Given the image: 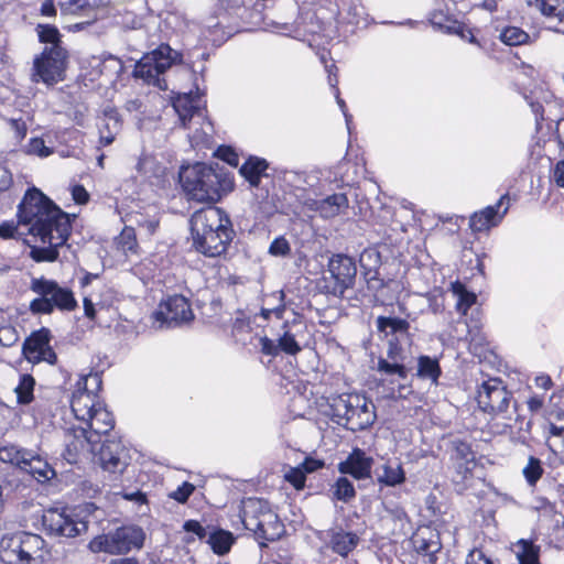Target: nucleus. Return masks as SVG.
Wrapping results in <instances>:
<instances>
[{
	"instance_id": "nucleus-1",
	"label": "nucleus",
	"mask_w": 564,
	"mask_h": 564,
	"mask_svg": "<svg viewBox=\"0 0 564 564\" xmlns=\"http://www.w3.org/2000/svg\"><path fill=\"white\" fill-rule=\"evenodd\" d=\"M19 223L29 226L37 239L53 238L55 243H66L72 232L69 214L62 210L39 188H29L18 206Z\"/></svg>"
},
{
	"instance_id": "nucleus-2",
	"label": "nucleus",
	"mask_w": 564,
	"mask_h": 564,
	"mask_svg": "<svg viewBox=\"0 0 564 564\" xmlns=\"http://www.w3.org/2000/svg\"><path fill=\"white\" fill-rule=\"evenodd\" d=\"M189 226L194 249L209 258L226 253L236 236L227 213L214 205L196 210L191 216Z\"/></svg>"
},
{
	"instance_id": "nucleus-3",
	"label": "nucleus",
	"mask_w": 564,
	"mask_h": 564,
	"mask_svg": "<svg viewBox=\"0 0 564 564\" xmlns=\"http://www.w3.org/2000/svg\"><path fill=\"white\" fill-rule=\"evenodd\" d=\"M180 183L188 198L199 203L218 202L234 187L232 180L223 169L205 163L182 167Z\"/></svg>"
},
{
	"instance_id": "nucleus-4",
	"label": "nucleus",
	"mask_w": 564,
	"mask_h": 564,
	"mask_svg": "<svg viewBox=\"0 0 564 564\" xmlns=\"http://www.w3.org/2000/svg\"><path fill=\"white\" fill-rule=\"evenodd\" d=\"M477 402L484 412L500 416L506 427L530 431L531 422H525L523 427L524 419L518 413V404L501 379L484 381L478 390Z\"/></svg>"
},
{
	"instance_id": "nucleus-5",
	"label": "nucleus",
	"mask_w": 564,
	"mask_h": 564,
	"mask_svg": "<svg viewBox=\"0 0 564 564\" xmlns=\"http://www.w3.org/2000/svg\"><path fill=\"white\" fill-rule=\"evenodd\" d=\"M328 408L332 421L352 432L367 430L377 419L372 401L358 393L330 397Z\"/></svg>"
},
{
	"instance_id": "nucleus-6",
	"label": "nucleus",
	"mask_w": 564,
	"mask_h": 564,
	"mask_svg": "<svg viewBox=\"0 0 564 564\" xmlns=\"http://www.w3.org/2000/svg\"><path fill=\"white\" fill-rule=\"evenodd\" d=\"M240 519L246 530L252 532L260 546L279 540L284 533V525L270 503L261 498L243 499L240 508Z\"/></svg>"
},
{
	"instance_id": "nucleus-7",
	"label": "nucleus",
	"mask_w": 564,
	"mask_h": 564,
	"mask_svg": "<svg viewBox=\"0 0 564 564\" xmlns=\"http://www.w3.org/2000/svg\"><path fill=\"white\" fill-rule=\"evenodd\" d=\"M30 290L37 295L29 305L32 315H51L55 310L73 312L78 307L74 292L55 280L33 278Z\"/></svg>"
},
{
	"instance_id": "nucleus-8",
	"label": "nucleus",
	"mask_w": 564,
	"mask_h": 564,
	"mask_svg": "<svg viewBox=\"0 0 564 564\" xmlns=\"http://www.w3.org/2000/svg\"><path fill=\"white\" fill-rule=\"evenodd\" d=\"M182 54L174 51L169 44H161L147 53L134 65L133 76L143 79L149 85L163 89L160 75L164 74L173 64L181 62Z\"/></svg>"
},
{
	"instance_id": "nucleus-9",
	"label": "nucleus",
	"mask_w": 564,
	"mask_h": 564,
	"mask_svg": "<svg viewBox=\"0 0 564 564\" xmlns=\"http://www.w3.org/2000/svg\"><path fill=\"white\" fill-rule=\"evenodd\" d=\"M143 541L144 532L141 528L123 525L113 532L93 539L89 543V549L95 553L124 554L132 549L142 547Z\"/></svg>"
},
{
	"instance_id": "nucleus-10",
	"label": "nucleus",
	"mask_w": 564,
	"mask_h": 564,
	"mask_svg": "<svg viewBox=\"0 0 564 564\" xmlns=\"http://www.w3.org/2000/svg\"><path fill=\"white\" fill-rule=\"evenodd\" d=\"M67 51L64 47H45L33 63L32 80L54 85L62 79Z\"/></svg>"
},
{
	"instance_id": "nucleus-11",
	"label": "nucleus",
	"mask_w": 564,
	"mask_h": 564,
	"mask_svg": "<svg viewBox=\"0 0 564 564\" xmlns=\"http://www.w3.org/2000/svg\"><path fill=\"white\" fill-rule=\"evenodd\" d=\"M411 345L412 340L388 339L387 357H379L377 371L387 377L395 376L405 380L409 376L406 346L410 347Z\"/></svg>"
},
{
	"instance_id": "nucleus-12",
	"label": "nucleus",
	"mask_w": 564,
	"mask_h": 564,
	"mask_svg": "<svg viewBox=\"0 0 564 564\" xmlns=\"http://www.w3.org/2000/svg\"><path fill=\"white\" fill-rule=\"evenodd\" d=\"M154 317L158 322L172 327L193 321L194 313L188 300L183 295L175 294L160 303Z\"/></svg>"
},
{
	"instance_id": "nucleus-13",
	"label": "nucleus",
	"mask_w": 564,
	"mask_h": 564,
	"mask_svg": "<svg viewBox=\"0 0 564 564\" xmlns=\"http://www.w3.org/2000/svg\"><path fill=\"white\" fill-rule=\"evenodd\" d=\"M328 271L335 281L333 293L344 294L355 283L357 274L356 261L347 254H333L328 261Z\"/></svg>"
},
{
	"instance_id": "nucleus-14",
	"label": "nucleus",
	"mask_w": 564,
	"mask_h": 564,
	"mask_svg": "<svg viewBox=\"0 0 564 564\" xmlns=\"http://www.w3.org/2000/svg\"><path fill=\"white\" fill-rule=\"evenodd\" d=\"M510 207L509 194H503L495 205L485 207L471 215L469 226L474 232H481L498 226Z\"/></svg>"
},
{
	"instance_id": "nucleus-15",
	"label": "nucleus",
	"mask_w": 564,
	"mask_h": 564,
	"mask_svg": "<svg viewBox=\"0 0 564 564\" xmlns=\"http://www.w3.org/2000/svg\"><path fill=\"white\" fill-rule=\"evenodd\" d=\"M283 334L279 338V347L282 352L294 356L302 350L301 343L306 338L307 325L304 316L293 313L291 321L286 319L282 326Z\"/></svg>"
},
{
	"instance_id": "nucleus-16",
	"label": "nucleus",
	"mask_w": 564,
	"mask_h": 564,
	"mask_svg": "<svg viewBox=\"0 0 564 564\" xmlns=\"http://www.w3.org/2000/svg\"><path fill=\"white\" fill-rule=\"evenodd\" d=\"M102 469L122 473L129 465L127 449L120 441L105 440L96 454Z\"/></svg>"
},
{
	"instance_id": "nucleus-17",
	"label": "nucleus",
	"mask_w": 564,
	"mask_h": 564,
	"mask_svg": "<svg viewBox=\"0 0 564 564\" xmlns=\"http://www.w3.org/2000/svg\"><path fill=\"white\" fill-rule=\"evenodd\" d=\"M97 444L98 441L93 438V435H87L85 427L67 431L65 434V449L62 455L69 464H75L79 454L86 448L96 454L95 446Z\"/></svg>"
},
{
	"instance_id": "nucleus-18",
	"label": "nucleus",
	"mask_w": 564,
	"mask_h": 564,
	"mask_svg": "<svg viewBox=\"0 0 564 564\" xmlns=\"http://www.w3.org/2000/svg\"><path fill=\"white\" fill-rule=\"evenodd\" d=\"M431 24L447 34L458 35L460 39L469 43L480 45L471 30L463 22L454 19L453 15L443 10H434L430 15Z\"/></svg>"
},
{
	"instance_id": "nucleus-19",
	"label": "nucleus",
	"mask_w": 564,
	"mask_h": 564,
	"mask_svg": "<svg viewBox=\"0 0 564 564\" xmlns=\"http://www.w3.org/2000/svg\"><path fill=\"white\" fill-rule=\"evenodd\" d=\"M372 464V457L367 456L360 448H354L346 460L338 464V470L356 479H366L371 477Z\"/></svg>"
},
{
	"instance_id": "nucleus-20",
	"label": "nucleus",
	"mask_w": 564,
	"mask_h": 564,
	"mask_svg": "<svg viewBox=\"0 0 564 564\" xmlns=\"http://www.w3.org/2000/svg\"><path fill=\"white\" fill-rule=\"evenodd\" d=\"M412 543L417 553L429 557L431 564L436 563V554L442 550L438 531L429 527L419 529L412 536Z\"/></svg>"
},
{
	"instance_id": "nucleus-21",
	"label": "nucleus",
	"mask_w": 564,
	"mask_h": 564,
	"mask_svg": "<svg viewBox=\"0 0 564 564\" xmlns=\"http://www.w3.org/2000/svg\"><path fill=\"white\" fill-rule=\"evenodd\" d=\"M43 525L51 533L58 536L74 538L80 530L72 518L58 510H48L43 516Z\"/></svg>"
},
{
	"instance_id": "nucleus-22",
	"label": "nucleus",
	"mask_w": 564,
	"mask_h": 564,
	"mask_svg": "<svg viewBox=\"0 0 564 564\" xmlns=\"http://www.w3.org/2000/svg\"><path fill=\"white\" fill-rule=\"evenodd\" d=\"M376 327L380 335L387 339L411 341L410 323L401 317L378 316Z\"/></svg>"
},
{
	"instance_id": "nucleus-23",
	"label": "nucleus",
	"mask_w": 564,
	"mask_h": 564,
	"mask_svg": "<svg viewBox=\"0 0 564 564\" xmlns=\"http://www.w3.org/2000/svg\"><path fill=\"white\" fill-rule=\"evenodd\" d=\"M85 423L88 427L87 435H93L98 443L102 435H107L115 427L112 413L101 404L85 420Z\"/></svg>"
},
{
	"instance_id": "nucleus-24",
	"label": "nucleus",
	"mask_w": 564,
	"mask_h": 564,
	"mask_svg": "<svg viewBox=\"0 0 564 564\" xmlns=\"http://www.w3.org/2000/svg\"><path fill=\"white\" fill-rule=\"evenodd\" d=\"M328 545L333 552L340 556H347L358 545L360 538L354 533L345 531L341 527H335L326 532Z\"/></svg>"
},
{
	"instance_id": "nucleus-25",
	"label": "nucleus",
	"mask_w": 564,
	"mask_h": 564,
	"mask_svg": "<svg viewBox=\"0 0 564 564\" xmlns=\"http://www.w3.org/2000/svg\"><path fill=\"white\" fill-rule=\"evenodd\" d=\"M173 108L177 112L184 128L187 127L195 116H203V110L198 105V97H194L192 93L178 95L173 101Z\"/></svg>"
},
{
	"instance_id": "nucleus-26",
	"label": "nucleus",
	"mask_w": 564,
	"mask_h": 564,
	"mask_svg": "<svg viewBox=\"0 0 564 564\" xmlns=\"http://www.w3.org/2000/svg\"><path fill=\"white\" fill-rule=\"evenodd\" d=\"M99 404L93 393L84 391L80 388H77L70 400V408L75 417L83 422L96 411Z\"/></svg>"
},
{
	"instance_id": "nucleus-27",
	"label": "nucleus",
	"mask_w": 564,
	"mask_h": 564,
	"mask_svg": "<svg viewBox=\"0 0 564 564\" xmlns=\"http://www.w3.org/2000/svg\"><path fill=\"white\" fill-rule=\"evenodd\" d=\"M51 333L43 327L33 332L23 343L22 352L32 362H39L41 351L50 344Z\"/></svg>"
},
{
	"instance_id": "nucleus-28",
	"label": "nucleus",
	"mask_w": 564,
	"mask_h": 564,
	"mask_svg": "<svg viewBox=\"0 0 564 564\" xmlns=\"http://www.w3.org/2000/svg\"><path fill=\"white\" fill-rule=\"evenodd\" d=\"M22 470L40 482H45L55 476V470L51 465L32 451H30V456H28L26 464H24Z\"/></svg>"
},
{
	"instance_id": "nucleus-29",
	"label": "nucleus",
	"mask_w": 564,
	"mask_h": 564,
	"mask_svg": "<svg viewBox=\"0 0 564 564\" xmlns=\"http://www.w3.org/2000/svg\"><path fill=\"white\" fill-rule=\"evenodd\" d=\"M21 541L19 532L6 536L0 544V558L6 564H22L25 563L24 556H20Z\"/></svg>"
},
{
	"instance_id": "nucleus-30",
	"label": "nucleus",
	"mask_w": 564,
	"mask_h": 564,
	"mask_svg": "<svg viewBox=\"0 0 564 564\" xmlns=\"http://www.w3.org/2000/svg\"><path fill=\"white\" fill-rule=\"evenodd\" d=\"M206 542L209 544L215 554L225 555L230 551L232 544L235 543V536L227 530L213 528Z\"/></svg>"
},
{
	"instance_id": "nucleus-31",
	"label": "nucleus",
	"mask_w": 564,
	"mask_h": 564,
	"mask_svg": "<svg viewBox=\"0 0 564 564\" xmlns=\"http://www.w3.org/2000/svg\"><path fill=\"white\" fill-rule=\"evenodd\" d=\"M268 169V162L264 159L250 156L239 169V173L249 182L251 186H258L261 176Z\"/></svg>"
},
{
	"instance_id": "nucleus-32",
	"label": "nucleus",
	"mask_w": 564,
	"mask_h": 564,
	"mask_svg": "<svg viewBox=\"0 0 564 564\" xmlns=\"http://www.w3.org/2000/svg\"><path fill=\"white\" fill-rule=\"evenodd\" d=\"M442 375L440 362L436 358L422 355L417 358L416 376L422 380H430L437 384Z\"/></svg>"
},
{
	"instance_id": "nucleus-33",
	"label": "nucleus",
	"mask_w": 564,
	"mask_h": 564,
	"mask_svg": "<svg viewBox=\"0 0 564 564\" xmlns=\"http://www.w3.org/2000/svg\"><path fill=\"white\" fill-rule=\"evenodd\" d=\"M348 207V198L346 194L337 193L319 199L318 214L323 218H332L337 216L341 208Z\"/></svg>"
},
{
	"instance_id": "nucleus-34",
	"label": "nucleus",
	"mask_w": 564,
	"mask_h": 564,
	"mask_svg": "<svg viewBox=\"0 0 564 564\" xmlns=\"http://www.w3.org/2000/svg\"><path fill=\"white\" fill-rule=\"evenodd\" d=\"M343 11L346 13L347 22L356 26H366L368 24V14L361 0H339Z\"/></svg>"
},
{
	"instance_id": "nucleus-35",
	"label": "nucleus",
	"mask_w": 564,
	"mask_h": 564,
	"mask_svg": "<svg viewBox=\"0 0 564 564\" xmlns=\"http://www.w3.org/2000/svg\"><path fill=\"white\" fill-rule=\"evenodd\" d=\"M19 536L22 547L20 556H24L25 563L29 564L34 558V555L42 550L44 540L39 534L29 532H19Z\"/></svg>"
},
{
	"instance_id": "nucleus-36",
	"label": "nucleus",
	"mask_w": 564,
	"mask_h": 564,
	"mask_svg": "<svg viewBox=\"0 0 564 564\" xmlns=\"http://www.w3.org/2000/svg\"><path fill=\"white\" fill-rule=\"evenodd\" d=\"M30 449L22 448L14 444H8L0 447V460L19 467L21 470L26 464Z\"/></svg>"
},
{
	"instance_id": "nucleus-37",
	"label": "nucleus",
	"mask_w": 564,
	"mask_h": 564,
	"mask_svg": "<svg viewBox=\"0 0 564 564\" xmlns=\"http://www.w3.org/2000/svg\"><path fill=\"white\" fill-rule=\"evenodd\" d=\"M42 243L47 245L46 247H33L31 249V258L36 262H53L57 260L59 252L58 248L65 243H55L57 240L51 238L39 239Z\"/></svg>"
},
{
	"instance_id": "nucleus-38",
	"label": "nucleus",
	"mask_w": 564,
	"mask_h": 564,
	"mask_svg": "<svg viewBox=\"0 0 564 564\" xmlns=\"http://www.w3.org/2000/svg\"><path fill=\"white\" fill-rule=\"evenodd\" d=\"M451 290L457 296L456 310L466 315L467 311L476 303L477 295L466 289L465 284L456 281L452 283Z\"/></svg>"
},
{
	"instance_id": "nucleus-39",
	"label": "nucleus",
	"mask_w": 564,
	"mask_h": 564,
	"mask_svg": "<svg viewBox=\"0 0 564 564\" xmlns=\"http://www.w3.org/2000/svg\"><path fill=\"white\" fill-rule=\"evenodd\" d=\"M104 115L106 116V118L109 119V121H111V131H107L105 129H99V131H100L99 142L101 145L107 147L113 142L116 134L120 131L121 120H120V115L116 108H106L104 110Z\"/></svg>"
},
{
	"instance_id": "nucleus-40",
	"label": "nucleus",
	"mask_w": 564,
	"mask_h": 564,
	"mask_svg": "<svg viewBox=\"0 0 564 564\" xmlns=\"http://www.w3.org/2000/svg\"><path fill=\"white\" fill-rule=\"evenodd\" d=\"M516 553L519 564H534L540 561V546L530 540L521 539L517 542Z\"/></svg>"
},
{
	"instance_id": "nucleus-41",
	"label": "nucleus",
	"mask_w": 564,
	"mask_h": 564,
	"mask_svg": "<svg viewBox=\"0 0 564 564\" xmlns=\"http://www.w3.org/2000/svg\"><path fill=\"white\" fill-rule=\"evenodd\" d=\"M34 386L35 380L31 375L24 373L20 376L19 383L14 389L19 404L26 405L33 401Z\"/></svg>"
},
{
	"instance_id": "nucleus-42",
	"label": "nucleus",
	"mask_w": 564,
	"mask_h": 564,
	"mask_svg": "<svg viewBox=\"0 0 564 564\" xmlns=\"http://www.w3.org/2000/svg\"><path fill=\"white\" fill-rule=\"evenodd\" d=\"M379 482L389 487H395L405 481V473L400 464L391 463L383 466V474L378 478Z\"/></svg>"
},
{
	"instance_id": "nucleus-43",
	"label": "nucleus",
	"mask_w": 564,
	"mask_h": 564,
	"mask_svg": "<svg viewBox=\"0 0 564 564\" xmlns=\"http://www.w3.org/2000/svg\"><path fill=\"white\" fill-rule=\"evenodd\" d=\"M499 39L509 46H517L530 43V35L518 26H506L500 32Z\"/></svg>"
},
{
	"instance_id": "nucleus-44",
	"label": "nucleus",
	"mask_w": 564,
	"mask_h": 564,
	"mask_svg": "<svg viewBox=\"0 0 564 564\" xmlns=\"http://www.w3.org/2000/svg\"><path fill=\"white\" fill-rule=\"evenodd\" d=\"M356 497V490L350 480L346 477H339L332 487V498L334 500L349 502Z\"/></svg>"
},
{
	"instance_id": "nucleus-45",
	"label": "nucleus",
	"mask_w": 564,
	"mask_h": 564,
	"mask_svg": "<svg viewBox=\"0 0 564 564\" xmlns=\"http://www.w3.org/2000/svg\"><path fill=\"white\" fill-rule=\"evenodd\" d=\"M98 7V0H66L59 2L63 15H76Z\"/></svg>"
},
{
	"instance_id": "nucleus-46",
	"label": "nucleus",
	"mask_w": 564,
	"mask_h": 564,
	"mask_svg": "<svg viewBox=\"0 0 564 564\" xmlns=\"http://www.w3.org/2000/svg\"><path fill=\"white\" fill-rule=\"evenodd\" d=\"M541 13L547 19H555L557 23L564 20V0H535Z\"/></svg>"
},
{
	"instance_id": "nucleus-47",
	"label": "nucleus",
	"mask_w": 564,
	"mask_h": 564,
	"mask_svg": "<svg viewBox=\"0 0 564 564\" xmlns=\"http://www.w3.org/2000/svg\"><path fill=\"white\" fill-rule=\"evenodd\" d=\"M451 459L454 463L476 459L471 445L459 438L451 441Z\"/></svg>"
},
{
	"instance_id": "nucleus-48",
	"label": "nucleus",
	"mask_w": 564,
	"mask_h": 564,
	"mask_svg": "<svg viewBox=\"0 0 564 564\" xmlns=\"http://www.w3.org/2000/svg\"><path fill=\"white\" fill-rule=\"evenodd\" d=\"M544 473L541 459L530 456L522 469L523 477L529 486H535Z\"/></svg>"
},
{
	"instance_id": "nucleus-49",
	"label": "nucleus",
	"mask_w": 564,
	"mask_h": 564,
	"mask_svg": "<svg viewBox=\"0 0 564 564\" xmlns=\"http://www.w3.org/2000/svg\"><path fill=\"white\" fill-rule=\"evenodd\" d=\"M475 467H476V459L454 463V468H455V475L453 477L454 482L457 486H462V489L467 488V481L473 478V470Z\"/></svg>"
},
{
	"instance_id": "nucleus-50",
	"label": "nucleus",
	"mask_w": 564,
	"mask_h": 564,
	"mask_svg": "<svg viewBox=\"0 0 564 564\" xmlns=\"http://www.w3.org/2000/svg\"><path fill=\"white\" fill-rule=\"evenodd\" d=\"M116 243L119 249H121L124 254L137 253L138 241L135 231L132 227L126 226L120 235L116 238Z\"/></svg>"
},
{
	"instance_id": "nucleus-51",
	"label": "nucleus",
	"mask_w": 564,
	"mask_h": 564,
	"mask_svg": "<svg viewBox=\"0 0 564 564\" xmlns=\"http://www.w3.org/2000/svg\"><path fill=\"white\" fill-rule=\"evenodd\" d=\"M36 31L41 43L51 44L50 47H63L61 34L56 26L52 24H39Z\"/></svg>"
},
{
	"instance_id": "nucleus-52",
	"label": "nucleus",
	"mask_w": 564,
	"mask_h": 564,
	"mask_svg": "<svg viewBox=\"0 0 564 564\" xmlns=\"http://www.w3.org/2000/svg\"><path fill=\"white\" fill-rule=\"evenodd\" d=\"M547 430L551 436L564 435V408H558L550 413Z\"/></svg>"
},
{
	"instance_id": "nucleus-53",
	"label": "nucleus",
	"mask_w": 564,
	"mask_h": 564,
	"mask_svg": "<svg viewBox=\"0 0 564 564\" xmlns=\"http://www.w3.org/2000/svg\"><path fill=\"white\" fill-rule=\"evenodd\" d=\"M101 376L98 372L82 376L77 381V388L90 392L95 397L97 392L101 389Z\"/></svg>"
},
{
	"instance_id": "nucleus-54",
	"label": "nucleus",
	"mask_w": 564,
	"mask_h": 564,
	"mask_svg": "<svg viewBox=\"0 0 564 564\" xmlns=\"http://www.w3.org/2000/svg\"><path fill=\"white\" fill-rule=\"evenodd\" d=\"M24 152L40 158H46L53 153V150L45 145L42 138H32L25 145Z\"/></svg>"
},
{
	"instance_id": "nucleus-55",
	"label": "nucleus",
	"mask_w": 564,
	"mask_h": 564,
	"mask_svg": "<svg viewBox=\"0 0 564 564\" xmlns=\"http://www.w3.org/2000/svg\"><path fill=\"white\" fill-rule=\"evenodd\" d=\"M269 254L272 257L285 258L291 254V245L284 236L273 239L269 247Z\"/></svg>"
},
{
	"instance_id": "nucleus-56",
	"label": "nucleus",
	"mask_w": 564,
	"mask_h": 564,
	"mask_svg": "<svg viewBox=\"0 0 564 564\" xmlns=\"http://www.w3.org/2000/svg\"><path fill=\"white\" fill-rule=\"evenodd\" d=\"M536 91H531L530 95H524V99L529 104L532 112L535 116V123L538 129L541 128L542 122L544 121V107L540 101V98L535 96Z\"/></svg>"
},
{
	"instance_id": "nucleus-57",
	"label": "nucleus",
	"mask_w": 564,
	"mask_h": 564,
	"mask_svg": "<svg viewBox=\"0 0 564 564\" xmlns=\"http://www.w3.org/2000/svg\"><path fill=\"white\" fill-rule=\"evenodd\" d=\"M274 295L278 296V300H279V304L272 308H265V307H262L261 311H260V316L263 317L264 319H269L270 316L273 314L278 319H281L283 318V315L285 313V303H284V297H285V294L284 292L281 290V291H278Z\"/></svg>"
},
{
	"instance_id": "nucleus-58",
	"label": "nucleus",
	"mask_w": 564,
	"mask_h": 564,
	"mask_svg": "<svg viewBox=\"0 0 564 564\" xmlns=\"http://www.w3.org/2000/svg\"><path fill=\"white\" fill-rule=\"evenodd\" d=\"M285 480L293 485L296 489H303L305 486L306 475L302 467H293L285 474Z\"/></svg>"
},
{
	"instance_id": "nucleus-59",
	"label": "nucleus",
	"mask_w": 564,
	"mask_h": 564,
	"mask_svg": "<svg viewBox=\"0 0 564 564\" xmlns=\"http://www.w3.org/2000/svg\"><path fill=\"white\" fill-rule=\"evenodd\" d=\"M195 486L188 481H184L176 490L171 492L170 498L176 500L180 503L187 502L191 495L194 492Z\"/></svg>"
},
{
	"instance_id": "nucleus-60",
	"label": "nucleus",
	"mask_w": 564,
	"mask_h": 564,
	"mask_svg": "<svg viewBox=\"0 0 564 564\" xmlns=\"http://www.w3.org/2000/svg\"><path fill=\"white\" fill-rule=\"evenodd\" d=\"M216 156L231 166H238L239 164L238 154L228 145H220L216 150Z\"/></svg>"
},
{
	"instance_id": "nucleus-61",
	"label": "nucleus",
	"mask_w": 564,
	"mask_h": 564,
	"mask_svg": "<svg viewBox=\"0 0 564 564\" xmlns=\"http://www.w3.org/2000/svg\"><path fill=\"white\" fill-rule=\"evenodd\" d=\"M183 529L186 532L194 533L199 540L208 538L209 532L204 528L197 520H187L183 524Z\"/></svg>"
},
{
	"instance_id": "nucleus-62",
	"label": "nucleus",
	"mask_w": 564,
	"mask_h": 564,
	"mask_svg": "<svg viewBox=\"0 0 564 564\" xmlns=\"http://www.w3.org/2000/svg\"><path fill=\"white\" fill-rule=\"evenodd\" d=\"M259 341L261 352L267 356L275 357L282 351V348L279 347V341L275 343L267 336L261 337Z\"/></svg>"
},
{
	"instance_id": "nucleus-63",
	"label": "nucleus",
	"mask_w": 564,
	"mask_h": 564,
	"mask_svg": "<svg viewBox=\"0 0 564 564\" xmlns=\"http://www.w3.org/2000/svg\"><path fill=\"white\" fill-rule=\"evenodd\" d=\"M466 564H494V562L481 550L474 549L467 555Z\"/></svg>"
},
{
	"instance_id": "nucleus-64",
	"label": "nucleus",
	"mask_w": 564,
	"mask_h": 564,
	"mask_svg": "<svg viewBox=\"0 0 564 564\" xmlns=\"http://www.w3.org/2000/svg\"><path fill=\"white\" fill-rule=\"evenodd\" d=\"M72 196L77 204H86L89 200L88 192L80 184L74 185L72 187Z\"/></svg>"
}]
</instances>
